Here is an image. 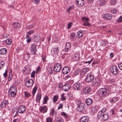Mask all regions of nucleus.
Wrapping results in <instances>:
<instances>
[{
    "mask_svg": "<svg viewBox=\"0 0 122 122\" xmlns=\"http://www.w3.org/2000/svg\"><path fill=\"white\" fill-rule=\"evenodd\" d=\"M72 24V22L69 23L68 24L67 26V28L68 29H70L71 27Z\"/></svg>",
    "mask_w": 122,
    "mask_h": 122,
    "instance_id": "nucleus-58",
    "label": "nucleus"
},
{
    "mask_svg": "<svg viewBox=\"0 0 122 122\" xmlns=\"http://www.w3.org/2000/svg\"><path fill=\"white\" fill-rule=\"evenodd\" d=\"M73 87L75 90H80L81 87V85L79 83H76L73 84Z\"/></svg>",
    "mask_w": 122,
    "mask_h": 122,
    "instance_id": "nucleus-7",
    "label": "nucleus"
},
{
    "mask_svg": "<svg viewBox=\"0 0 122 122\" xmlns=\"http://www.w3.org/2000/svg\"><path fill=\"white\" fill-rule=\"evenodd\" d=\"M46 120L47 122H52V119L49 117L47 118Z\"/></svg>",
    "mask_w": 122,
    "mask_h": 122,
    "instance_id": "nucleus-54",
    "label": "nucleus"
},
{
    "mask_svg": "<svg viewBox=\"0 0 122 122\" xmlns=\"http://www.w3.org/2000/svg\"><path fill=\"white\" fill-rule=\"evenodd\" d=\"M102 43V45L103 46H105L106 44L108 43V42L106 41H103Z\"/></svg>",
    "mask_w": 122,
    "mask_h": 122,
    "instance_id": "nucleus-50",
    "label": "nucleus"
},
{
    "mask_svg": "<svg viewBox=\"0 0 122 122\" xmlns=\"http://www.w3.org/2000/svg\"><path fill=\"white\" fill-rule=\"evenodd\" d=\"M103 17L104 19L108 20H111L112 18V15L109 13L103 15Z\"/></svg>",
    "mask_w": 122,
    "mask_h": 122,
    "instance_id": "nucleus-14",
    "label": "nucleus"
},
{
    "mask_svg": "<svg viewBox=\"0 0 122 122\" xmlns=\"http://www.w3.org/2000/svg\"><path fill=\"white\" fill-rule=\"evenodd\" d=\"M92 112H94L96 111V109L95 107H92Z\"/></svg>",
    "mask_w": 122,
    "mask_h": 122,
    "instance_id": "nucleus-57",
    "label": "nucleus"
},
{
    "mask_svg": "<svg viewBox=\"0 0 122 122\" xmlns=\"http://www.w3.org/2000/svg\"><path fill=\"white\" fill-rule=\"evenodd\" d=\"M93 102L91 98L87 99L86 101V102L87 105H89L92 104Z\"/></svg>",
    "mask_w": 122,
    "mask_h": 122,
    "instance_id": "nucleus-23",
    "label": "nucleus"
},
{
    "mask_svg": "<svg viewBox=\"0 0 122 122\" xmlns=\"http://www.w3.org/2000/svg\"><path fill=\"white\" fill-rule=\"evenodd\" d=\"M118 66L120 69L122 70V62L118 64Z\"/></svg>",
    "mask_w": 122,
    "mask_h": 122,
    "instance_id": "nucleus-60",
    "label": "nucleus"
},
{
    "mask_svg": "<svg viewBox=\"0 0 122 122\" xmlns=\"http://www.w3.org/2000/svg\"><path fill=\"white\" fill-rule=\"evenodd\" d=\"M76 5L78 7H81L84 4V2L83 0H76Z\"/></svg>",
    "mask_w": 122,
    "mask_h": 122,
    "instance_id": "nucleus-12",
    "label": "nucleus"
},
{
    "mask_svg": "<svg viewBox=\"0 0 122 122\" xmlns=\"http://www.w3.org/2000/svg\"><path fill=\"white\" fill-rule=\"evenodd\" d=\"M16 91H8V94L12 97H14L16 96Z\"/></svg>",
    "mask_w": 122,
    "mask_h": 122,
    "instance_id": "nucleus-25",
    "label": "nucleus"
},
{
    "mask_svg": "<svg viewBox=\"0 0 122 122\" xmlns=\"http://www.w3.org/2000/svg\"><path fill=\"white\" fill-rule=\"evenodd\" d=\"M61 65L60 64H55L54 68V70L56 72H59L61 71Z\"/></svg>",
    "mask_w": 122,
    "mask_h": 122,
    "instance_id": "nucleus-6",
    "label": "nucleus"
},
{
    "mask_svg": "<svg viewBox=\"0 0 122 122\" xmlns=\"http://www.w3.org/2000/svg\"><path fill=\"white\" fill-rule=\"evenodd\" d=\"M116 3V2L115 0H111L110 4L112 5H115Z\"/></svg>",
    "mask_w": 122,
    "mask_h": 122,
    "instance_id": "nucleus-47",
    "label": "nucleus"
},
{
    "mask_svg": "<svg viewBox=\"0 0 122 122\" xmlns=\"http://www.w3.org/2000/svg\"><path fill=\"white\" fill-rule=\"evenodd\" d=\"M100 82V81L99 79L96 78L95 81L92 83V85L93 86L95 87L99 85Z\"/></svg>",
    "mask_w": 122,
    "mask_h": 122,
    "instance_id": "nucleus-8",
    "label": "nucleus"
},
{
    "mask_svg": "<svg viewBox=\"0 0 122 122\" xmlns=\"http://www.w3.org/2000/svg\"><path fill=\"white\" fill-rule=\"evenodd\" d=\"M77 37L78 38H80L83 35V31H80L77 32Z\"/></svg>",
    "mask_w": 122,
    "mask_h": 122,
    "instance_id": "nucleus-33",
    "label": "nucleus"
},
{
    "mask_svg": "<svg viewBox=\"0 0 122 122\" xmlns=\"http://www.w3.org/2000/svg\"><path fill=\"white\" fill-rule=\"evenodd\" d=\"M102 112L99 111L98 112L97 114V118L98 119L101 117H102V115L103 114L102 113Z\"/></svg>",
    "mask_w": 122,
    "mask_h": 122,
    "instance_id": "nucleus-34",
    "label": "nucleus"
},
{
    "mask_svg": "<svg viewBox=\"0 0 122 122\" xmlns=\"http://www.w3.org/2000/svg\"><path fill=\"white\" fill-rule=\"evenodd\" d=\"M41 95L40 93H38L36 96V100L37 102L40 101L41 99Z\"/></svg>",
    "mask_w": 122,
    "mask_h": 122,
    "instance_id": "nucleus-27",
    "label": "nucleus"
},
{
    "mask_svg": "<svg viewBox=\"0 0 122 122\" xmlns=\"http://www.w3.org/2000/svg\"><path fill=\"white\" fill-rule=\"evenodd\" d=\"M111 12L113 14H115L117 12V10L115 9H113L111 11Z\"/></svg>",
    "mask_w": 122,
    "mask_h": 122,
    "instance_id": "nucleus-53",
    "label": "nucleus"
},
{
    "mask_svg": "<svg viewBox=\"0 0 122 122\" xmlns=\"http://www.w3.org/2000/svg\"><path fill=\"white\" fill-rule=\"evenodd\" d=\"M117 99L116 97H114L112 98L111 100H110V102H115L117 101Z\"/></svg>",
    "mask_w": 122,
    "mask_h": 122,
    "instance_id": "nucleus-37",
    "label": "nucleus"
},
{
    "mask_svg": "<svg viewBox=\"0 0 122 122\" xmlns=\"http://www.w3.org/2000/svg\"><path fill=\"white\" fill-rule=\"evenodd\" d=\"M80 72L79 70H76L73 73V76H75L78 75Z\"/></svg>",
    "mask_w": 122,
    "mask_h": 122,
    "instance_id": "nucleus-36",
    "label": "nucleus"
},
{
    "mask_svg": "<svg viewBox=\"0 0 122 122\" xmlns=\"http://www.w3.org/2000/svg\"><path fill=\"white\" fill-rule=\"evenodd\" d=\"M20 26V24L17 22H14L12 25V27L14 28H18Z\"/></svg>",
    "mask_w": 122,
    "mask_h": 122,
    "instance_id": "nucleus-21",
    "label": "nucleus"
},
{
    "mask_svg": "<svg viewBox=\"0 0 122 122\" xmlns=\"http://www.w3.org/2000/svg\"><path fill=\"white\" fill-rule=\"evenodd\" d=\"M37 89V88L36 86L34 88L32 92L33 95L34 96L35 95V93L36 92Z\"/></svg>",
    "mask_w": 122,
    "mask_h": 122,
    "instance_id": "nucleus-38",
    "label": "nucleus"
},
{
    "mask_svg": "<svg viewBox=\"0 0 122 122\" xmlns=\"http://www.w3.org/2000/svg\"><path fill=\"white\" fill-rule=\"evenodd\" d=\"M44 102L43 104H45L47 102L48 100H49V98L47 96H46L44 97Z\"/></svg>",
    "mask_w": 122,
    "mask_h": 122,
    "instance_id": "nucleus-42",
    "label": "nucleus"
},
{
    "mask_svg": "<svg viewBox=\"0 0 122 122\" xmlns=\"http://www.w3.org/2000/svg\"><path fill=\"white\" fill-rule=\"evenodd\" d=\"M71 87V86L69 85H65L62 87L63 90L66 92L68 91Z\"/></svg>",
    "mask_w": 122,
    "mask_h": 122,
    "instance_id": "nucleus-18",
    "label": "nucleus"
},
{
    "mask_svg": "<svg viewBox=\"0 0 122 122\" xmlns=\"http://www.w3.org/2000/svg\"><path fill=\"white\" fill-rule=\"evenodd\" d=\"M83 25L84 26L87 25L89 26L90 25V24L88 23L87 22H85L83 23Z\"/></svg>",
    "mask_w": 122,
    "mask_h": 122,
    "instance_id": "nucleus-62",
    "label": "nucleus"
},
{
    "mask_svg": "<svg viewBox=\"0 0 122 122\" xmlns=\"http://www.w3.org/2000/svg\"><path fill=\"white\" fill-rule=\"evenodd\" d=\"M9 102L7 100H5L2 102L0 105V107L2 108H4L8 104Z\"/></svg>",
    "mask_w": 122,
    "mask_h": 122,
    "instance_id": "nucleus-17",
    "label": "nucleus"
},
{
    "mask_svg": "<svg viewBox=\"0 0 122 122\" xmlns=\"http://www.w3.org/2000/svg\"><path fill=\"white\" fill-rule=\"evenodd\" d=\"M25 95V97H28L30 96V94L27 92H24Z\"/></svg>",
    "mask_w": 122,
    "mask_h": 122,
    "instance_id": "nucleus-56",
    "label": "nucleus"
},
{
    "mask_svg": "<svg viewBox=\"0 0 122 122\" xmlns=\"http://www.w3.org/2000/svg\"><path fill=\"white\" fill-rule=\"evenodd\" d=\"M35 25V24H32L31 25H29L27 26L26 27L27 29H31Z\"/></svg>",
    "mask_w": 122,
    "mask_h": 122,
    "instance_id": "nucleus-49",
    "label": "nucleus"
},
{
    "mask_svg": "<svg viewBox=\"0 0 122 122\" xmlns=\"http://www.w3.org/2000/svg\"><path fill=\"white\" fill-rule=\"evenodd\" d=\"M30 57V55L29 54L27 53L25 54L24 56V58L25 60H28Z\"/></svg>",
    "mask_w": 122,
    "mask_h": 122,
    "instance_id": "nucleus-43",
    "label": "nucleus"
},
{
    "mask_svg": "<svg viewBox=\"0 0 122 122\" xmlns=\"http://www.w3.org/2000/svg\"><path fill=\"white\" fill-rule=\"evenodd\" d=\"M46 56L45 55L44 56L43 55L42 56V58L43 61H46Z\"/></svg>",
    "mask_w": 122,
    "mask_h": 122,
    "instance_id": "nucleus-59",
    "label": "nucleus"
},
{
    "mask_svg": "<svg viewBox=\"0 0 122 122\" xmlns=\"http://www.w3.org/2000/svg\"><path fill=\"white\" fill-rule=\"evenodd\" d=\"M82 20L84 22H87L89 19L86 17H82Z\"/></svg>",
    "mask_w": 122,
    "mask_h": 122,
    "instance_id": "nucleus-48",
    "label": "nucleus"
},
{
    "mask_svg": "<svg viewBox=\"0 0 122 122\" xmlns=\"http://www.w3.org/2000/svg\"><path fill=\"white\" fill-rule=\"evenodd\" d=\"M71 47V44L69 42H67L66 44L65 51V52H67L68 51L69 49Z\"/></svg>",
    "mask_w": 122,
    "mask_h": 122,
    "instance_id": "nucleus-22",
    "label": "nucleus"
},
{
    "mask_svg": "<svg viewBox=\"0 0 122 122\" xmlns=\"http://www.w3.org/2000/svg\"><path fill=\"white\" fill-rule=\"evenodd\" d=\"M64 94H62L61 95V100L62 101L65 100H66V98L64 97Z\"/></svg>",
    "mask_w": 122,
    "mask_h": 122,
    "instance_id": "nucleus-55",
    "label": "nucleus"
},
{
    "mask_svg": "<svg viewBox=\"0 0 122 122\" xmlns=\"http://www.w3.org/2000/svg\"><path fill=\"white\" fill-rule=\"evenodd\" d=\"M74 8V6H71L67 10V12L68 13H69L70 12V10H72Z\"/></svg>",
    "mask_w": 122,
    "mask_h": 122,
    "instance_id": "nucleus-45",
    "label": "nucleus"
},
{
    "mask_svg": "<svg viewBox=\"0 0 122 122\" xmlns=\"http://www.w3.org/2000/svg\"><path fill=\"white\" fill-rule=\"evenodd\" d=\"M91 90V87L89 86H87L86 87L83 89V92L86 94H87L90 92Z\"/></svg>",
    "mask_w": 122,
    "mask_h": 122,
    "instance_id": "nucleus-15",
    "label": "nucleus"
},
{
    "mask_svg": "<svg viewBox=\"0 0 122 122\" xmlns=\"http://www.w3.org/2000/svg\"><path fill=\"white\" fill-rule=\"evenodd\" d=\"M58 98V97L57 95H55L53 97V101L54 102H56Z\"/></svg>",
    "mask_w": 122,
    "mask_h": 122,
    "instance_id": "nucleus-35",
    "label": "nucleus"
},
{
    "mask_svg": "<svg viewBox=\"0 0 122 122\" xmlns=\"http://www.w3.org/2000/svg\"><path fill=\"white\" fill-rule=\"evenodd\" d=\"M61 114L62 115L66 117V118H67L68 117V116L67 115L66 113L64 112H61Z\"/></svg>",
    "mask_w": 122,
    "mask_h": 122,
    "instance_id": "nucleus-51",
    "label": "nucleus"
},
{
    "mask_svg": "<svg viewBox=\"0 0 122 122\" xmlns=\"http://www.w3.org/2000/svg\"><path fill=\"white\" fill-rule=\"evenodd\" d=\"M79 56L80 55L78 53H75L72 57L73 60L74 61H77L79 59Z\"/></svg>",
    "mask_w": 122,
    "mask_h": 122,
    "instance_id": "nucleus-19",
    "label": "nucleus"
},
{
    "mask_svg": "<svg viewBox=\"0 0 122 122\" xmlns=\"http://www.w3.org/2000/svg\"><path fill=\"white\" fill-rule=\"evenodd\" d=\"M70 71L69 67H68L65 66L62 69V72L64 74H67Z\"/></svg>",
    "mask_w": 122,
    "mask_h": 122,
    "instance_id": "nucleus-11",
    "label": "nucleus"
},
{
    "mask_svg": "<svg viewBox=\"0 0 122 122\" xmlns=\"http://www.w3.org/2000/svg\"><path fill=\"white\" fill-rule=\"evenodd\" d=\"M107 1V0H100L99 3L100 5L103 6L106 4V2Z\"/></svg>",
    "mask_w": 122,
    "mask_h": 122,
    "instance_id": "nucleus-30",
    "label": "nucleus"
},
{
    "mask_svg": "<svg viewBox=\"0 0 122 122\" xmlns=\"http://www.w3.org/2000/svg\"><path fill=\"white\" fill-rule=\"evenodd\" d=\"M12 77V75L11 74L10 75V74H9L8 79V80L9 81H10V80Z\"/></svg>",
    "mask_w": 122,
    "mask_h": 122,
    "instance_id": "nucleus-64",
    "label": "nucleus"
},
{
    "mask_svg": "<svg viewBox=\"0 0 122 122\" xmlns=\"http://www.w3.org/2000/svg\"><path fill=\"white\" fill-rule=\"evenodd\" d=\"M5 65V62L3 61H0V69Z\"/></svg>",
    "mask_w": 122,
    "mask_h": 122,
    "instance_id": "nucleus-40",
    "label": "nucleus"
},
{
    "mask_svg": "<svg viewBox=\"0 0 122 122\" xmlns=\"http://www.w3.org/2000/svg\"><path fill=\"white\" fill-rule=\"evenodd\" d=\"M25 106L21 105L20 106L18 109V112L20 113H23L25 110Z\"/></svg>",
    "mask_w": 122,
    "mask_h": 122,
    "instance_id": "nucleus-9",
    "label": "nucleus"
},
{
    "mask_svg": "<svg viewBox=\"0 0 122 122\" xmlns=\"http://www.w3.org/2000/svg\"><path fill=\"white\" fill-rule=\"evenodd\" d=\"M117 21L119 22H121L122 21V16L120 17L117 20Z\"/></svg>",
    "mask_w": 122,
    "mask_h": 122,
    "instance_id": "nucleus-61",
    "label": "nucleus"
},
{
    "mask_svg": "<svg viewBox=\"0 0 122 122\" xmlns=\"http://www.w3.org/2000/svg\"><path fill=\"white\" fill-rule=\"evenodd\" d=\"M98 94L101 97H106L109 95L108 93L105 88H100L98 90Z\"/></svg>",
    "mask_w": 122,
    "mask_h": 122,
    "instance_id": "nucleus-1",
    "label": "nucleus"
},
{
    "mask_svg": "<svg viewBox=\"0 0 122 122\" xmlns=\"http://www.w3.org/2000/svg\"><path fill=\"white\" fill-rule=\"evenodd\" d=\"M85 105L83 103L80 104L78 106V110L81 112L83 111L85 108Z\"/></svg>",
    "mask_w": 122,
    "mask_h": 122,
    "instance_id": "nucleus-10",
    "label": "nucleus"
},
{
    "mask_svg": "<svg viewBox=\"0 0 122 122\" xmlns=\"http://www.w3.org/2000/svg\"><path fill=\"white\" fill-rule=\"evenodd\" d=\"M53 53L54 54H57L59 51V50L57 48H53Z\"/></svg>",
    "mask_w": 122,
    "mask_h": 122,
    "instance_id": "nucleus-32",
    "label": "nucleus"
},
{
    "mask_svg": "<svg viewBox=\"0 0 122 122\" xmlns=\"http://www.w3.org/2000/svg\"><path fill=\"white\" fill-rule=\"evenodd\" d=\"M34 32V31L33 30H30L26 33V35H27V36H29L32 34Z\"/></svg>",
    "mask_w": 122,
    "mask_h": 122,
    "instance_id": "nucleus-39",
    "label": "nucleus"
},
{
    "mask_svg": "<svg viewBox=\"0 0 122 122\" xmlns=\"http://www.w3.org/2000/svg\"><path fill=\"white\" fill-rule=\"evenodd\" d=\"M26 41L27 43H29L30 42L31 40V38L29 37V36H26Z\"/></svg>",
    "mask_w": 122,
    "mask_h": 122,
    "instance_id": "nucleus-46",
    "label": "nucleus"
},
{
    "mask_svg": "<svg viewBox=\"0 0 122 122\" xmlns=\"http://www.w3.org/2000/svg\"><path fill=\"white\" fill-rule=\"evenodd\" d=\"M34 84L33 80L31 79H29L25 82V86L28 87H32Z\"/></svg>",
    "mask_w": 122,
    "mask_h": 122,
    "instance_id": "nucleus-5",
    "label": "nucleus"
},
{
    "mask_svg": "<svg viewBox=\"0 0 122 122\" xmlns=\"http://www.w3.org/2000/svg\"><path fill=\"white\" fill-rule=\"evenodd\" d=\"M108 118V115L107 114H103L102 116V119L105 121L107 120Z\"/></svg>",
    "mask_w": 122,
    "mask_h": 122,
    "instance_id": "nucleus-26",
    "label": "nucleus"
},
{
    "mask_svg": "<svg viewBox=\"0 0 122 122\" xmlns=\"http://www.w3.org/2000/svg\"><path fill=\"white\" fill-rule=\"evenodd\" d=\"M16 88L15 86H13L10 87L8 91H16Z\"/></svg>",
    "mask_w": 122,
    "mask_h": 122,
    "instance_id": "nucleus-29",
    "label": "nucleus"
},
{
    "mask_svg": "<svg viewBox=\"0 0 122 122\" xmlns=\"http://www.w3.org/2000/svg\"><path fill=\"white\" fill-rule=\"evenodd\" d=\"M7 50L5 48L1 49H0V54H4L7 53Z\"/></svg>",
    "mask_w": 122,
    "mask_h": 122,
    "instance_id": "nucleus-28",
    "label": "nucleus"
},
{
    "mask_svg": "<svg viewBox=\"0 0 122 122\" xmlns=\"http://www.w3.org/2000/svg\"><path fill=\"white\" fill-rule=\"evenodd\" d=\"M55 122H63V120L62 119L58 118L56 119Z\"/></svg>",
    "mask_w": 122,
    "mask_h": 122,
    "instance_id": "nucleus-41",
    "label": "nucleus"
},
{
    "mask_svg": "<svg viewBox=\"0 0 122 122\" xmlns=\"http://www.w3.org/2000/svg\"><path fill=\"white\" fill-rule=\"evenodd\" d=\"M89 119L87 116H84L81 117L80 119V122H88Z\"/></svg>",
    "mask_w": 122,
    "mask_h": 122,
    "instance_id": "nucleus-20",
    "label": "nucleus"
},
{
    "mask_svg": "<svg viewBox=\"0 0 122 122\" xmlns=\"http://www.w3.org/2000/svg\"><path fill=\"white\" fill-rule=\"evenodd\" d=\"M6 44L8 45H10L11 44V41L10 39H7L6 41Z\"/></svg>",
    "mask_w": 122,
    "mask_h": 122,
    "instance_id": "nucleus-44",
    "label": "nucleus"
},
{
    "mask_svg": "<svg viewBox=\"0 0 122 122\" xmlns=\"http://www.w3.org/2000/svg\"><path fill=\"white\" fill-rule=\"evenodd\" d=\"M110 71L111 73L113 75H116L118 71L117 68L115 66H113L111 67Z\"/></svg>",
    "mask_w": 122,
    "mask_h": 122,
    "instance_id": "nucleus-2",
    "label": "nucleus"
},
{
    "mask_svg": "<svg viewBox=\"0 0 122 122\" xmlns=\"http://www.w3.org/2000/svg\"><path fill=\"white\" fill-rule=\"evenodd\" d=\"M40 39V36L38 34H36L33 38V40L35 42L39 41Z\"/></svg>",
    "mask_w": 122,
    "mask_h": 122,
    "instance_id": "nucleus-16",
    "label": "nucleus"
},
{
    "mask_svg": "<svg viewBox=\"0 0 122 122\" xmlns=\"http://www.w3.org/2000/svg\"><path fill=\"white\" fill-rule=\"evenodd\" d=\"M36 47V43H34L31 45L30 50V53L32 54H34L36 53L37 51Z\"/></svg>",
    "mask_w": 122,
    "mask_h": 122,
    "instance_id": "nucleus-4",
    "label": "nucleus"
},
{
    "mask_svg": "<svg viewBox=\"0 0 122 122\" xmlns=\"http://www.w3.org/2000/svg\"><path fill=\"white\" fill-rule=\"evenodd\" d=\"M48 109L47 107L46 106L41 107L40 108V111L41 112L45 113L47 112Z\"/></svg>",
    "mask_w": 122,
    "mask_h": 122,
    "instance_id": "nucleus-13",
    "label": "nucleus"
},
{
    "mask_svg": "<svg viewBox=\"0 0 122 122\" xmlns=\"http://www.w3.org/2000/svg\"><path fill=\"white\" fill-rule=\"evenodd\" d=\"M75 36V34L74 33H71L70 36L72 40H73L74 39V37Z\"/></svg>",
    "mask_w": 122,
    "mask_h": 122,
    "instance_id": "nucleus-52",
    "label": "nucleus"
},
{
    "mask_svg": "<svg viewBox=\"0 0 122 122\" xmlns=\"http://www.w3.org/2000/svg\"><path fill=\"white\" fill-rule=\"evenodd\" d=\"M111 92L112 93H114L116 92V88L114 85L110 87Z\"/></svg>",
    "mask_w": 122,
    "mask_h": 122,
    "instance_id": "nucleus-31",
    "label": "nucleus"
},
{
    "mask_svg": "<svg viewBox=\"0 0 122 122\" xmlns=\"http://www.w3.org/2000/svg\"><path fill=\"white\" fill-rule=\"evenodd\" d=\"M63 106V105L62 104H60L58 107V109L59 110L60 108H62Z\"/></svg>",
    "mask_w": 122,
    "mask_h": 122,
    "instance_id": "nucleus-63",
    "label": "nucleus"
},
{
    "mask_svg": "<svg viewBox=\"0 0 122 122\" xmlns=\"http://www.w3.org/2000/svg\"><path fill=\"white\" fill-rule=\"evenodd\" d=\"M88 71V68H85L82 69L81 70V72L82 74L84 75L85 74H86Z\"/></svg>",
    "mask_w": 122,
    "mask_h": 122,
    "instance_id": "nucleus-24",
    "label": "nucleus"
},
{
    "mask_svg": "<svg viewBox=\"0 0 122 122\" xmlns=\"http://www.w3.org/2000/svg\"><path fill=\"white\" fill-rule=\"evenodd\" d=\"M94 77L93 75L91 73L88 74L86 77L85 80L86 82H90L93 79Z\"/></svg>",
    "mask_w": 122,
    "mask_h": 122,
    "instance_id": "nucleus-3",
    "label": "nucleus"
}]
</instances>
